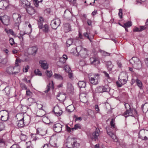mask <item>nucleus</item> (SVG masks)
Masks as SVG:
<instances>
[{
  "instance_id": "obj_1",
  "label": "nucleus",
  "mask_w": 148,
  "mask_h": 148,
  "mask_svg": "<svg viewBox=\"0 0 148 148\" xmlns=\"http://www.w3.org/2000/svg\"><path fill=\"white\" fill-rule=\"evenodd\" d=\"M130 62L132 65L133 67L136 69H139L142 67L141 61L136 57H133L130 60Z\"/></svg>"
},
{
  "instance_id": "obj_10",
  "label": "nucleus",
  "mask_w": 148,
  "mask_h": 148,
  "mask_svg": "<svg viewBox=\"0 0 148 148\" xmlns=\"http://www.w3.org/2000/svg\"><path fill=\"white\" fill-rule=\"evenodd\" d=\"M110 90L108 86H99L96 88L95 92L96 93H103L104 92H108Z\"/></svg>"
},
{
  "instance_id": "obj_6",
  "label": "nucleus",
  "mask_w": 148,
  "mask_h": 148,
  "mask_svg": "<svg viewBox=\"0 0 148 148\" xmlns=\"http://www.w3.org/2000/svg\"><path fill=\"white\" fill-rule=\"evenodd\" d=\"M9 116V113L7 111L3 110L0 111V120L6 121L8 119Z\"/></svg>"
},
{
  "instance_id": "obj_59",
  "label": "nucleus",
  "mask_w": 148,
  "mask_h": 148,
  "mask_svg": "<svg viewBox=\"0 0 148 148\" xmlns=\"http://www.w3.org/2000/svg\"><path fill=\"white\" fill-rule=\"evenodd\" d=\"M95 109L97 113H99V109L98 105H95Z\"/></svg>"
},
{
  "instance_id": "obj_61",
  "label": "nucleus",
  "mask_w": 148,
  "mask_h": 148,
  "mask_svg": "<svg viewBox=\"0 0 148 148\" xmlns=\"http://www.w3.org/2000/svg\"><path fill=\"white\" fill-rule=\"evenodd\" d=\"M103 73H104L105 76L107 78V79H110V77L109 76V75L105 71H104L103 72Z\"/></svg>"
},
{
  "instance_id": "obj_22",
  "label": "nucleus",
  "mask_w": 148,
  "mask_h": 148,
  "mask_svg": "<svg viewBox=\"0 0 148 148\" xmlns=\"http://www.w3.org/2000/svg\"><path fill=\"white\" fill-rule=\"evenodd\" d=\"M41 29H42V31L46 33H49L50 31L49 26L47 24L44 25Z\"/></svg>"
},
{
  "instance_id": "obj_41",
  "label": "nucleus",
  "mask_w": 148,
  "mask_h": 148,
  "mask_svg": "<svg viewBox=\"0 0 148 148\" xmlns=\"http://www.w3.org/2000/svg\"><path fill=\"white\" fill-rule=\"evenodd\" d=\"M7 62V60L6 58H2L1 57H0V63L3 64H5Z\"/></svg>"
},
{
  "instance_id": "obj_53",
  "label": "nucleus",
  "mask_w": 148,
  "mask_h": 148,
  "mask_svg": "<svg viewBox=\"0 0 148 148\" xmlns=\"http://www.w3.org/2000/svg\"><path fill=\"white\" fill-rule=\"evenodd\" d=\"M32 93L29 90H27L26 91V95L28 96H31L32 95Z\"/></svg>"
},
{
  "instance_id": "obj_11",
  "label": "nucleus",
  "mask_w": 148,
  "mask_h": 148,
  "mask_svg": "<svg viewBox=\"0 0 148 148\" xmlns=\"http://www.w3.org/2000/svg\"><path fill=\"white\" fill-rule=\"evenodd\" d=\"M127 75L125 73H121L119 77V81L122 85H124L126 83L127 79Z\"/></svg>"
},
{
  "instance_id": "obj_62",
  "label": "nucleus",
  "mask_w": 148,
  "mask_h": 148,
  "mask_svg": "<svg viewBox=\"0 0 148 148\" xmlns=\"http://www.w3.org/2000/svg\"><path fill=\"white\" fill-rule=\"evenodd\" d=\"M65 70L66 71L68 72V73H69V72H72L69 66L66 67L65 69Z\"/></svg>"
},
{
  "instance_id": "obj_31",
  "label": "nucleus",
  "mask_w": 148,
  "mask_h": 148,
  "mask_svg": "<svg viewBox=\"0 0 148 148\" xmlns=\"http://www.w3.org/2000/svg\"><path fill=\"white\" fill-rule=\"evenodd\" d=\"M57 97H59V98H57V99L60 101H64L65 98V95L61 93L57 95Z\"/></svg>"
},
{
  "instance_id": "obj_46",
  "label": "nucleus",
  "mask_w": 148,
  "mask_h": 148,
  "mask_svg": "<svg viewBox=\"0 0 148 148\" xmlns=\"http://www.w3.org/2000/svg\"><path fill=\"white\" fill-rule=\"evenodd\" d=\"M46 73L47 76L49 77H51L53 75L52 72L51 71L47 70L46 71Z\"/></svg>"
},
{
  "instance_id": "obj_60",
  "label": "nucleus",
  "mask_w": 148,
  "mask_h": 148,
  "mask_svg": "<svg viewBox=\"0 0 148 148\" xmlns=\"http://www.w3.org/2000/svg\"><path fill=\"white\" fill-rule=\"evenodd\" d=\"M59 62L63 64H64L66 62V60H65V59H64L62 58H60Z\"/></svg>"
},
{
  "instance_id": "obj_43",
  "label": "nucleus",
  "mask_w": 148,
  "mask_h": 148,
  "mask_svg": "<svg viewBox=\"0 0 148 148\" xmlns=\"http://www.w3.org/2000/svg\"><path fill=\"white\" fill-rule=\"evenodd\" d=\"M132 25L131 22L130 21H128L127 22L124 23V25L123 26V27H129Z\"/></svg>"
},
{
  "instance_id": "obj_13",
  "label": "nucleus",
  "mask_w": 148,
  "mask_h": 148,
  "mask_svg": "<svg viewBox=\"0 0 148 148\" xmlns=\"http://www.w3.org/2000/svg\"><path fill=\"white\" fill-rule=\"evenodd\" d=\"M63 125L60 123H57L53 125V128L55 132H60L62 130Z\"/></svg>"
},
{
  "instance_id": "obj_55",
  "label": "nucleus",
  "mask_w": 148,
  "mask_h": 148,
  "mask_svg": "<svg viewBox=\"0 0 148 148\" xmlns=\"http://www.w3.org/2000/svg\"><path fill=\"white\" fill-rule=\"evenodd\" d=\"M9 42L11 45H12L15 43L14 40L12 38H11L9 39Z\"/></svg>"
},
{
  "instance_id": "obj_44",
  "label": "nucleus",
  "mask_w": 148,
  "mask_h": 148,
  "mask_svg": "<svg viewBox=\"0 0 148 148\" xmlns=\"http://www.w3.org/2000/svg\"><path fill=\"white\" fill-rule=\"evenodd\" d=\"M10 88L8 86L5 87L4 89V90L7 95H8L10 94Z\"/></svg>"
},
{
  "instance_id": "obj_37",
  "label": "nucleus",
  "mask_w": 148,
  "mask_h": 148,
  "mask_svg": "<svg viewBox=\"0 0 148 148\" xmlns=\"http://www.w3.org/2000/svg\"><path fill=\"white\" fill-rule=\"evenodd\" d=\"M1 2L3 3V6L4 8H6L9 5L8 0H1Z\"/></svg>"
},
{
  "instance_id": "obj_16",
  "label": "nucleus",
  "mask_w": 148,
  "mask_h": 148,
  "mask_svg": "<svg viewBox=\"0 0 148 148\" xmlns=\"http://www.w3.org/2000/svg\"><path fill=\"white\" fill-rule=\"evenodd\" d=\"M86 95L84 93H82L79 95V99L81 102L84 103H86L88 101V99Z\"/></svg>"
},
{
  "instance_id": "obj_64",
  "label": "nucleus",
  "mask_w": 148,
  "mask_h": 148,
  "mask_svg": "<svg viewBox=\"0 0 148 148\" xmlns=\"http://www.w3.org/2000/svg\"><path fill=\"white\" fill-rule=\"evenodd\" d=\"M41 148H50V146L48 144H45Z\"/></svg>"
},
{
  "instance_id": "obj_17",
  "label": "nucleus",
  "mask_w": 148,
  "mask_h": 148,
  "mask_svg": "<svg viewBox=\"0 0 148 148\" xmlns=\"http://www.w3.org/2000/svg\"><path fill=\"white\" fill-rule=\"evenodd\" d=\"M25 8L27 13L30 15L34 14L35 12V10L34 8L32 7H30V5L28 6V7H26Z\"/></svg>"
},
{
  "instance_id": "obj_29",
  "label": "nucleus",
  "mask_w": 148,
  "mask_h": 148,
  "mask_svg": "<svg viewBox=\"0 0 148 148\" xmlns=\"http://www.w3.org/2000/svg\"><path fill=\"white\" fill-rule=\"evenodd\" d=\"M64 30L65 32H68L71 31V26L70 25L69 23L65 24Z\"/></svg>"
},
{
  "instance_id": "obj_18",
  "label": "nucleus",
  "mask_w": 148,
  "mask_h": 148,
  "mask_svg": "<svg viewBox=\"0 0 148 148\" xmlns=\"http://www.w3.org/2000/svg\"><path fill=\"white\" fill-rule=\"evenodd\" d=\"M39 63L40 64L41 67L44 69H47L48 68V64L46 61L40 60Z\"/></svg>"
},
{
  "instance_id": "obj_56",
  "label": "nucleus",
  "mask_w": 148,
  "mask_h": 148,
  "mask_svg": "<svg viewBox=\"0 0 148 148\" xmlns=\"http://www.w3.org/2000/svg\"><path fill=\"white\" fill-rule=\"evenodd\" d=\"M34 1L35 2L34 3L35 5V6L36 7H38V3L39 2H40L42 1V0H41L40 1H39L38 0H34Z\"/></svg>"
},
{
  "instance_id": "obj_40",
  "label": "nucleus",
  "mask_w": 148,
  "mask_h": 148,
  "mask_svg": "<svg viewBox=\"0 0 148 148\" xmlns=\"http://www.w3.org/2000/svg\"><path fill=\"white\" fill-rule=\"evenodd\" d=\"M10 21V18L8 17L7 19H3V21L2 23L4 25H8L9 24Z\"/></svg>"
},
{
  "instance_id": "obj_3",
  "label": "nucleus",
  "mask_w": 148,
  "mask_h": 148,
  "mask_svg": "<svg viewBox=\"0 0 148 148\" xmlns=\"http://www.w3.org/2000/svg\"><path fill=\"white\" fill-rule=\"evenodd\" d=\"M89 77L90 83L94 85H97L100 80V75L98 74H91Z\"/></svg>"
},
{
  "instance_id": "obj_33",
  "label": "nucleus",
  "mask_w": 148,
  "mask_h": 148,
  "mask_svg": "<svg viewBox=\"0 0 148 148\" xmlns=\"http://www.w3.org/2000/svg\"><path fill=\"white\" fill-rule=\"evenodd\" d=\"M143 111L144 112H146L148 110V103H146L142 106Z\"/></svg>"
},
{
  "instance_id": "obj_48",
  "label": "nucleus",
  "mask_w": 148,
  "mask_h": 148,
  "mask_svg": "<svg viewBox=\"0 0 148 148\" xmlns=\"http://www.w3.org/2000/svg\"><path fill=\"white\" fill-rule=\"evenodd\" d=\"M27 148H33V145L31 141L26 142Z\"/></svg>"
},
{
  "instance_id": "obj_34",
  "label": "nucleus",
  "mask_w": 148,
  "mask_h": 148,
  "mask_svg": "<svg viewBox=\"0 0 148 148\" xmlns=\"http://www.w3.org/2000/svg\"><path fill=\"white\" fill-rule=\"evenodd\" d=\"M31 29H27L24 32V33L23 34L22 33V31H20V34H21V36H23L26 34L29 35L31 33Z\"/></svg>"
},
{
  "instance_id": "obj_49",
  "label": "nucleus",
  "mask_w": 148,
  "mask_h": 148,
  "mask_svg": "<svg viewBox=\"0 0 148 148\" xmlns=\"http://www.w3.org/2000/svg\"><path fill=\"white\" fill-rule=\"evenodd\" d=\"M67 90L70 92L71 91L73 88L72 85L71 84H68L67 86Z\"/></svg>"
},
{
  "instance_id": "obj_12",
  "label": "nucleus",
  "mask_w": 148,
  "mask_h": 148,
  "mask_svg": "<svg viewBox=\"0 0 148 148\" xmlns=\"http://www.w3.org/2000/svg\"><path fill=\"white\" fill-rule=\"evenodd\" d=\"M29 122V121L28 122H26V119H25V120L24 118L23 117L22 119L17 121L16 125L18 128H21L24 127L25 124H27Z\"/></svg>"
},
{
  "instance_id": "obj_38",
  "label": "nucleus",
  "mask_w": 148,
  "mask_h": 148,
  "mask_svg": "<svg viewBox=\"0 0 148 148\" xmlns=\"http://www.w3.org/2000/svg\"><path fill=\"white\" fill-rule=\"evenodd\" d=\"M73 42V39L72 38H69L67 40L66 42V45L67 47H69L72 44Z\"/></svg>"
},
{
  "instance_id": "obj_63",
  "label": "nucleus",
  "mask_w": 148,
  "mask_h": 148,
  "mask_svg": "<svg viewBox=\"0 0 148 148\" xmlns=\"http://www.w3.org/2000/svg\"><path fill=\"white\" fill-rule=\"evenodd\" d=\"M9 33H10L13 36H14L15 35L14 32L12 29H9L8 30V34Z\"/></svg>"
},
{
  "instance_id": "obj_4",
  "label": "nucleus",
  "mask_w": 148,
  "mask_h": 148,
  "mask_svg": "<svg viewBox=\"0 0 148 148\" xmlns=\"http://www.w3.org/2000/svg\"><path fill=\"white\" fill-rule=\"evenodd\" d=\"M12 18L14 22V27L17 29H19V25L21 22V16L16 13H14L12 15Z\"/></svg>"
},
{
  "instance_id": "obj_19",
  "label": "nucleus",
  "mask_w": 148,
  "mask_h": 148,
  "mask_svg": "<svg viewBox=\"0 0 148 148\" xmlns=\"http://www.w3.org/2000/svg\"><path fill=\"white\" fill-rule=\"evenodd\" d=\"M99 131L97 130L93 132L91 136V138L92 140H94L95 141L98 138V136L99 135Z\"/></svg>"
},
{
  "instance_id": "obj_50",
  "label": "nucleus",
  "mask_w": 148,
  "mask_h": 148,
  "mask_svg": "<svg viewBox=\"0 0 148 148\" xmlns=\"http://www.w3.org/2000/svg\"><path fill=\"white\" fill-rule=\"evenodd\" d=\"M20 138L22 140L25 141L27 139V136L26 135L22 133L21 134L20 136Z\"/></svg>"
},
{
  "instance_id": "obj_51",
  "label": "nucleus",
  "mask_w": 148,
  "mask_h": 148,
  "mask_svg": "<svg viewBox=\"0 0 148 148\" xmlns=\"http://www.w3.org/2000/svg\"><path fill=\"white\" fill-rule=\"evenodd\" d=\"M125 108L127 109H131L130 105L128 103H124Z\"/></svg>"
},
{
  "instance_id": "obj_35",
  "label": "nucleus",
  "mask_w": 148,
  "mask_h": 148,
  "mask_svg": "<svg viewBox=\"0 0 148 148\" xmlns=\"http://www.w3.org/2000/svg\"><path fill=\"white\" fill-rule=\"evenodd\" d=\"M78 85L80 88H84L86 85V82L84 81H79L78 82Z\"/></svg>"
},
{
  "instance_id": "obj_25",
  "label": "nucleus",
  "mask_w": 148,
  "mask_h": 148,
  "mask_svg": "<svg viewBox=\"0 0 148 148\" xmlns=\"http://www.w3.org/2000/svg\"><path fill=\"white\" fill-rule=\"evenodd\" d=\"M46 134L45 131L41 128H38L36 129V134H37L43 136L45 135Z\"/></svg>"
},
{
  "instance_id": "obj_36",
  "label": "nucleus",
  "mask_w": 148,
  "mask_h": 148,
  "mask_svg": "<svg viewBox=\"0 0 148 148\" xmlns=\"http://www.w3.org/2000/svg\"><path fill=\"white\" fill-rule=\"evenodd\" d=\"M53 77L55 78L60 80H62L63 79V77L61 75L57 73L55 74Z\"/></svg>"
},
{
  "instance_id": "obj_5",
  "label": "nucleus",
  "mask_w": 148,
  "mask_h": 148,
  "mask_svg": "<svg viewBox=\"0 0 148 148\" xmlns=\"http://www.w3.org/2000/svg\"><path fill=\"white\" fill-rule=\"evenodd\" d=\"M79 144L73 138L68 139L66 147L68 148H78Z\"/></svg>"
},
{
  "instance_id": "obj_57",
  "label": "nucleus",
  "mask_w": 148,
  "mask_h": 148,
  "mask_svg": "<svg viewBox=\"0 0 148 148\" xmlns=\"http://www.w3.org/2000/svg\"><path fill=\"white\" fill-rule=\"evenodd\" d=\"M29 68V66L27 65L26 66L25 68L23 69V71L25 72H27L28 71V70Z\"/></svg>"
},
{
  "instance_id": "obj_15",
  "label": "nucleus",
  "mask_w": 148,
  "mask_h": 148,
  "mask_svg": "<svg viewBox=\"0 0 148 148\" xmlns=\"http://www.w3.org/2000/svg\"><path fill=\"white\" fill-rule=\"evenodd\" d=\"M38 49L36 46L29 48L28 49V52L29 54L35 56L36 53Z\"/></svg>"
},
{
  "instance_id": "obj_58",
  "label": "nucleus",
  "mask_w": 148,
  "mask_h": 148,
  "mask_svg": "<svg viewBox=\"0 0 148 148\" xmlns=\"http://www.w3.org/2000/svg\"><path fill=\"white\" fill-rule=\"evenodd\" d=\"M21 86L23 89L26 90L27 89V87L26 85L23 83L21 84Z\"/></svg>"
},
{
  "instance_id": "obj_39",
  "label": "nucleus",
  "mask_w": 148,
  "mask_h": 148,
  "mask_svg": "<svg viewBox=\"0 0 148 148\" xmlns=\"http://www.w3.org/2000/svg\"><path fill=\"white\" fill-rule=\"evenodd\" d=\"M136 82L137 85L140 88V89L142 88V84L141 82L138 79H136Z\"/></svg>"
},
{
  "instance_id": "obj_45",
  "label": "nucleus",
  "mask_w": 148,
  "mask_h": 148,
  "mask_svg": "<svg viewBox=\"0 0 148 148\" xmlns=\"http://www.w3.org/2000/svg\"><path fill=\"white\" fill-rule=\"evenodd\" d=\"M34 73L36 75L39 76L42 75L41 71L38 69H36L34 70Z\"/></svg>"
},
{
  "instance_id": "obj_14",
  "label": "nucleus",
  "mask_w": 148,
  "mask_h": 148,
  "mask_svg": "<svg viewBox=\"0 0 148 148\" xmlns=\"http://www.w3.org/2000/svg\"><path fill=\"white\" fill-rule=\"evenodd\" d=\"M53 111L54 114L57 116L61 115L62 113V110L58 106H56L54 107Z\"/></svg>"
},
{
  "instance_id": "obj_20",
  "label": "nucleus",
  "mask_w": 148,
  "mask_h": 148,
  "mask_svg": "<svg viewBox=\"0 0 148 148\" xmlns=\"http://www.w3.org/2000/svg\"><path fill=\"white\" fill-rule=\"evenodd\" d=\"M133 110L131 109H127L123 113V115L126 118L129 116H132V115Z\"/></svg>"
},
{
  "instance_id": "obj_24",
  "label": "nucleus",
  "mask_w": 148,
  "mask_h": 148,
  "mask_svg": "<svg viewBox=\"0 0 148 148\" xmlns=\"http://www.w3.org/2000/svg\"><path fill=\"white\" fill-rule=\"evenodd\" d=\"M84 36L86 38L88 39L91 42V39L93 38L94 36L93 35H90V33L88 32L84 33L83 34Z\"/></svg>"
},
{
  "instance_id": "obj_30",
  "label": "nucleus",
  "mask_w": 148,
  "mask_h": 148,
  "mask_svg": "<svg viewBox=\"0 0 148 148\" xmlns=\"http://www.w3.org/2000/svg\"><path fill=\"white\" fill-rule=\"evenodd\" d=\"M75 109L74 106L73 105H70L66 108V110L68 112H73Z\"/></svg>"
},
{
  "instance_id": "obj_2",
  "label": "nucleus",
  "mask_w": 148,
  "mask_h": 148,
  "mask_svg": "<svg viewBox=\"0 0 148 148\" xmlns=\"http://www.w3.org/2000/svg\"><path fill=\"white\" fill-rule=\"evenodd\" d=\"M76 51L79 54L82 58H85L88 56V50L84 48L81 46H78L76 48Z\"/></svg>"
},
{
  "instance_id": "obj_27",
  "label": "nucleus",
  "mask_w": 148,
  "mask_h": 148,
  "mask_svg": "<svg viewBox=\"0 0 148 148\" xmlns=\"http://www.w3.org/2000/svg\"><path fill=\"white\" fill-rule=\"evenodd\" d=\"M51 85L52 88L53 89L54 84L53 82L52 81V83L51 84L49 83L48 85H47L46 88V90L44 91L45 93H47L49 91L51 88Z\"/></svg>"
},
{
  "instance_id": "obj_42",
  "label": "nucleus",
  "mask_w": 148,
  "mask_h": 148,
  "mask_svg": "<svg viewBox=\"0 0 148 148\" xmlns=\"http://www.w3.org/2000/svg\"><path fill=\"white\" fill-rule=\"evenodd\" d=\"M115 118H112V119L110 121V125L112 128H115Z\"/></svg>"
},
{
  "instance_id": "obj_21",
  "label": "nucleus",
  "mask_w": 148,
  "mask_h": 148,
  "mask_svg": "<svg viewBox=\"0 0 148 148\" xmlns=\"http://www.w3.org/2000/svg\"><path fill=\"white\" fill-rule=\"evenodd\" d=\"M90 60L91 63L92 64L96 65L99 63V60L96 57L90 58Z\"/></svg>"
},
{
  "instance_id": "obj_8",
  "label": "nucleus",
  "mask_w": 148,
  "mask_h": 148,
  "mask_svg": "<svg viewBox=\"0 0 148 148\" xmlns=\"http://www.w3.org/2000/svg\"><path fill=\"white\" fill-rule=\"evenodd\" d=\"M20 71V69L16 66H10L8 67L6 69V72L10 74H16L18 73Z\"/></svg>"
},
{
  "instance_id": "obj_26",
  "label": "nucleus",
  "mask_w": 148,
  "mask_h": 148,
  "mask_svg": "<svg viewBox=\"0 0 148 148\" xmlns=\"http://www.w3.org/2000/svg\"><path fill=\"white\" fill-rule=\"evenodd\" d=\"M107 134L114 141L117 142V139L116 138V136L110 132H109L108 130L107 131Z\"/></svg>"
},
{
  "instance_id": "obj_7",
  "label": "nucleus",
  "mask_w": 148,
  "mask_h": 148,
  "mask_svg": "<svg viewBox=\"0 0 148 148\" xmlns=\"http://www.w3.org/2000/svg\"><path fill=\"white\" fill-rule=\"evenodd\" d=\"M139 138L142 140H147L148 138V130H141L139 132Z\"/></svg>"
},
{
  "instance_id": "obj_9",
  "label": "nucleus",
  "mask_w": 148,
  "mask_h": 148,
  "mask_svg": "<svg viewBox=\"0 0 148 148\" xmlns=\"http://www.w3.org/2000/svg\"><path fill=\"white\" fill-rule=\"evenodd\" d=\"M60 21L58 18L53 19L51 21V25L52 28L56 29L60 25Z\"/></svg>"
},
{
  "instance_id": "obj_32",
  "label": "nucleus",
  "mask_w": 148,
  "mask_h": 148,
  "mask_svg": "<svg viewBox=\"0 0 148 148\" xmlns=\"http://www.w3.org/2000/svg\"><path fill=\"white\" fill-rule=\"evenodd\" d=\"M106 66L108 70L110 71H111L113 66L111 62L110 61H108L107 62Z\"/></svg>"
},
{
  "instance_id": "obj_54",
  "label": "nucleus",
  "mask_w": 148,
  "mask_h": 148,
  "mask_svg": "<svg viewBox=\"0 0 148 148\" xmlns=\"http://www.w3.org/2000/svg\"><path fill=\"white\" fill-rule=\"evenodd\" d=\"M5 126L2 122H0V131L2 130L4 128Z\"/></svg>"
},
{
  "instance_id": "obj_28",
  "label": "nucleus",
  "mask_w": 148,
  "mask_h": 148,
  "mask_svg": "<svg viewBox=\"0 0 148 148\" xmlns=\"http://www.w3.org/2000/svg\"><path fill=\"white\" fill-rule=\"evenodd\" d=\"M71 16V12L68 10H66L65 11L64 14V17L66 19H69Z\"/></svg>"
},
{
  "instance_id": "obj_47",
  "label": "nucleus",
  "mask_w": 148,
  "mask_h": 148,
  "mask_svg": "<svg viewBox=\"0 0 148 148\" xmlns=\"http://www.w3.org/2000/svg\"><path fill=\"white\" fill-rule=\"evenodd\" d=\"M78 129H81V126L79 124H77L75 125L74 127L72 128L71 130L73 131L74 130H76Z\"/></svg>"
},
{
  "instance_id": "obj_52",
  "label": "nucleus",
  "mask_w": 148,
  "mask_h": 148,
  "mask_svg": "<svg viewBox=\"0 0 148 148\" xmlns=\"http://www.w3.org/2000/svg\"><path fill=\"white\" fill-rule=\"evenodd\" d=\"M42 23L43 22H40V21H38V27L40 29H41L43 26H44L43 25Z\"/></svg>"
},
{
  "instance_id": "obj_23",
  "label": "nucleus",
  "mask_w": 148,
  "mask_h": 148,
  "mask_svg": "<svg viewBox=\"0 0 148 148\" xmlns=\"http://www.w3.org/2000/svg\"><path fill=\"white\" fill-rule=\"evenodd\" d=\"M20 3L23 5L25 8L30 5V3L27 0H20Z\"/></svg>"
}]
</instances>
